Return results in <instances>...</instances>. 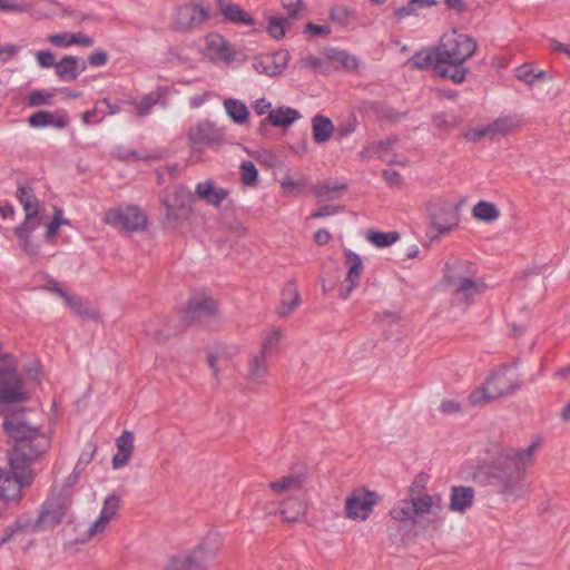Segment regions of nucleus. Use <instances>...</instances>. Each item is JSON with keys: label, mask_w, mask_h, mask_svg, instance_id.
I'll use <instances>...</instances> for the list:
<instances>
[{"label": "nucleus", "mask_w": 570, "mask_h": 570, "mask_svg": "<svg viewBox=\"0 0 570 570\" xmlns=\"http://www.w3.org/2000/svg\"><path fill=\"white\" fill-rule=\"evenodd\" d=\"M474 501V490L471 487H453L450 495V509L463 513L470 509Z\"/></svg>", "instance_id": "a878e982"}, {"label": "nucleus", "mask_w": 570, "mask_h": 570, "mask_svg": "<svg viewBox=\"0 0 570 570\" xmlns=\"http://www.w3.org/2000/svg\"><path fill=\"white\" fill-rule=\"evenodd\" d=\"M451 285L454 291L455 301L461 303H470L483 289L480 284L466 277H452Z\"/></svg>", "instance_id": "412c9836"}, {"label": "nucleus", "mask_w": 570, "mask_h": 570, "mask_svg": "<svg viewBox=\"0 0 570 570\" xmlns=\"http://www.w3.org/2000/svg\"><path fill=\"white\" fill-rule=\"evenodd\" d=\"M282 4L289 16H296L302 10V0H282Z\"/></svg>", "instance_id": "774afa93"}, {"label": "nucleus", "mask_w": 570, "mask_h": 570, "mask_svg": "<svg viewBox=\"0 0 570 570\" xmlns=\"http://www.w3.org/2000/svg\"><path fill=\"white\" fill-rule=\"evenodd\" d=\"M395 144V140L379 141L368 146L364 151V157L376 156L386 163H394V157L390 155L389 150Z\"/></svg>", "instance_id": "e433bc0d"}, {"label": "nucleus", "mask_w": 570, "mask_h": 570, "mask_svg": "<svg viewBox=\"0 0 570 570\" xmlns=\"http://www.w3.org/2000/svg\"><path fill=\"white\" fill-rule=\"evenodd\" d=\"M200 551L194 552L193 556H188L181 559H175L170 562L167 570H198L200 567L195 564V560L197 559Z\"/></svg>", "instance_id": "8fccbe9b"}, {"label": "nucleus", "mask_w": 570, "mask_h": 570, "mask_svg": "<svg viewBox=\"0 0 570 570\" xmlns=\"http://www.w3.org/2000/svg\"><path fill=\"white\" fill-rule=\"evenodd\" d=\"M312 132L315 142H327L333 136L334 125L330 118L316 115L312 119Z\"/></svg>", "instance_id": "c756f323"}, {"label": "nucleus", "mask_w": 570, "mask_h": 570, "mask_svg": "<svg viewBox=\"0 0 570 570\" xmlns=\"http://www.w3.org/2000/svg\"><path fill=\"white\" fill-rule=\"evenodd\" d=\"M344 264L346 267V277L341 285L340 296L346 299L360 284L364 265L360 255L350 249L345 250Z\"/></svg>", "instance_id": "a211bd4d"}, {"label": "nucleus", "mask_w": 570, "mask_h": 570, "mask_svg": "<svg viewBox=\"0 0 570 570\" xmlns=\"http://www.w3.org/2000/svg\"><path fill=\"white\" fill-rule=\"evenodd\" d=\"M120 507L121 498L115 493L108 494L102 501L99 514L89 524L86 531V539L101 540L110 529L111 523L118 519Z\"/></svg>", "instance_id": "1a4fd4ad"}, {"label": "nucleus", "mask_w": 570, "mask_h": 570, "mask_svg": "<svg viewBox=\"0 0 570 570\" xmlns=\"http://www.w3.org/2000/svg\"><path fill=\"white\" fill-rule=\"evenodd\" d=\"M145 334L158 343L166 341L168 337L161 330L156 328L153 323L146 325Z\"/></svg>", "instance_id": "69168bd1"}, {"label": "nucleus", "mask_w": 570, "mask_h": 570, "mask_svg": "<svg viewBox=\"0 0 570 570\" xmlns=\"http://www.w3.org/2000/svg\"><path fill=\"white\" fill-rule=\"evenodd\" d=\"M3 429L17 442L10 456L31 462L50 446L49 436L31 426L22 415L7 416Z\"/></svg>", "instance_id": "f03ea898"}, {"label": "nucleus", "mask_w": 570, "mask_h": 570, "mask_svg": "<svg viewBox=\"0 0 570 570\" xmlns=\"http://www.w3.org/2000/svg\"><path fill=\"white\" fill-rule=\"evenodd\" d=\"M28 9L27 4L18 3L13 0H0V11L2 12H23Z\"/></svg>", "instance_id": "052dcab7"}, {"label": "nucleus", "mask_w": 570, "mask_h": 570, "mask_svg": "<svg viewBox=\"0 0 570 570\" xmlns=\"http://www.w3.org/2000/svg\"><path fill=\"white\" fill-rule=\"evenodd\" d=\"M196 195L208 205L218 207L229 195V190L218 187L213 180H205L196 185Z\"/></svg>", "instance_id": "4be33fe9"}, {"label": "nucleus", "mask_w": 570, "mask_h": 570, "mask_svg": "<svg viewBox=\"0 0 570 570\" xmlns=\"http://www.w3.org/2000/svg\"><path fill=\"white\" fill-rule=\"evenodd\" d=\"M282 340V331L278 328H273L267 331L262 340L261 350L259 352L264 355L271 357L273 354L276 353L279 343Z\"/></svg>", "instance_id": "58836bf2"}, {"label": "nucleus", "mask_w": 570, "mask_h": 570, "mask_svg": "<svg viewBox=\"0 0 570 570\" xmlns=\"http://www.w3.org/2000/svg\"><path fill=\"white\" fill-rule=\"evenodd\" d=\"M390 515L393 520L399 522H410L414 519V510L412 500H399L390 510Z\"/></svg>", "instance_id": "ea45409f"}, {"label": "nucleus", "mask_w": 570, "mask_h": 570, "mask_svg": "<svg viewBox=\"0 0 570 570\" xmlns=\"http://www.w3.org/2000/svg\"><path fill=\"white\" fill-rule=\"evenodd\" d=\"M287 26H288V21L286 18L273 16L268 19L266 31L268 32V35L272 38H274L276 40H281L286 35Z\"/></svg>", "instance_id": "79ce46f5"}, {"label": "nucleus", "mask_w": 570, "mask_h": 570, "mask_svg": "<svg viewBox=\"0 0 570 570\" xmlns=\"http://www.w3.org/2000/svg\"><path fill=\"white\" fill-rule=\"evenodd\" d=\"M224 110L227 117L236 125H246L249 120V109L247 105L236 98H226L223 101Z\"/></svg>", "instance_id": "bb28decb"}, {"label": "nucleus", "mask_w": 570, "mask_h": 570, "mask_svg": "<svg viewBox=\"0 0 570 570\" xmlns=\"http://www.w3.org/2000/svg\"><path fill=\"white\" fill-rule=\"evenodd\" d=\"M521 126V121L512 116L500 117L492 122L479 125L465 131L464 137L472 142L482 139H495L512 132Z\"/></svg>", "instance_id": "9b49d317"}, {"label": "nucleus", "mask_w": 570, "mask_h": 570, "mask_svg": "<svg viewBox=\"0 0 570 570\" xmlns=\"http://www.w3.org/2000/svg\"><path fill=\"white\" fill-rule=\"evenodd\" d=\"M472 216L480 222L491 224L500 217V210L493 203L480 200L472 207Z\"/></svg>", "instance_id": "2f4dec72"}, {"label": "nucleus", "mask_w": 570, "mask_h": 570, "mask_svg": "<svg viewBox=\"0 0 570 570\" xmlns=\"http://www.w3.org/2000/svg\"><path fill=\"white\" fill-rule=\"evenodd\" d=\"M520 387V375L513 365H503L469 396L473 405H483L513 394Z\"/></svg>", "instance_id": "7ed1b4c3"}, {"label": "nucleus", "mask_w": 570, "mask_h": 570, "mask_svg": "<svg viewBox=\"0 0 570 570\" xmlns=\"http://www.w3.org/2000/svg\"><path fill=\"white\" fill-rule=\"evenodd\" d=\"M216 6L224 22L238 27H253L255 32L261 31V28H256V19L240 4L232 0H217Z\"/></svg>", "instance_id": "dca6fc26"}, {"label": "nucleus", "mask_w": 570, "mask_h": 570, "mask_svg": "<svg viewBox=\"0 0 570 570\" xmlns=\"http://www.w3.org/2000/svg\"><path fill=\"white\" fill-rule=\"evenodd\" d=\"M134 440H135L134 433L131 431L125 430L116 439L117 451L132 456L134 449H135Z\"/></svg>", "instance_id": "de8ad7c7"}, {"label": "nucleus", "mask_w": 570, "mask_h": 570, "mask_svg": "<svg viewBox=\"0 0 570 570\" xmlns=\"http://www.w3.org/2000/svg\"><path fill=\"white\" fill-rule=\"evenodd\" d=\"M108 61V55L104 50H96L88 57V62L92 67H102Z\"/></svg>", "instance_id": "0e129e2a"}, {"label": "nucleus", "mask_w": 570, "mask_h": 570, "mask_svg": "<svg viewBox=\"0 0 570 570\" xmlns=\"http://www.w3.org/2000/svg\"><path fill=\"white\" fill-rule=\"evenodd\" d=\"M104 222L119 230L137 232L147 225V216L134 205H121L108 209L104 215Z\"/></svg>", "instance_id": "0eeeda50"}, {"label": "nucleus", "mask_w": 570, "mask_h": 570, "mask_svg": "<svg viewBox=\"0 0 570 570\" xmlns=\"http://www.w3.org/2000/svg\"><path fill=\"white\" fill-rule=\"evenodd\" d=\"M53 95L46 90H32L27 96V104L30 107H38L52 104Z\"/></svg>", "instance_id": "09e8293b"}, {"label": "nucleus", "mask_w": 570, "mask_h": 570, "mask_svg": "<svg viewBox=\"0 0 570 570\" xmlns=\"http://www.w3.org/2000/svg\"><path fill=\"white\" fill-rule=\"evenodd\" d=\"M239 169H240L242 183L244 185L253 187L257 184L258 170L255 167L253 161L247 160V161L242 163Z\"/></svg>", "instance_id": "49530a36"}, {"label": "nucleus", "mask_w": 570, "mask_h": 570, "mask_svg": "<svg viewBox=\"0 0 570 570\" xmlns=\"http://www.w3.org/2000/svg\"><path fill=\"white\" fill-rule=\"evenodd\" d=\"M278 184L285 195L297 196L309 185V180L304 175L286 174L278 178Z\"/></svg>", "instance_id": "7c9ffc66"}, {"label": "nucleus", "mask_w": 570, "mask_h": 570, "mask_svg": "<svg viewBox=\"0 0 570 570\" xmlns=\"http://www.w3.org/2000/svg\"><path fill=\"white\" fill-rule=\"evenodd\" d=\"M379 502L376 492L365 488L353 490L345 500L346 518L353 521H366Z\"/></svg>", "instance_id": "9d476101"}, {"label": "nucleus", "mask_w": 570, "mask_h": 570, "mask_svg": "<svg viewBox=\"0 0 570 570\" xmlns=\"http://www.w3.org/2000/svg\"><path fill=\"white\" fill-rule=\"evenodd\" d=\"M415 515L433 514L436 515L443 510V500L440 494L414 495L411 498Z\"/></svg>", "instance_id": "5701e85b"}, {"label": "nucleus", "mask_w": 570, "mask_h": 570, "mask_svg": "<svg viewBox=\"0 0 570 570\" xmlns=\"http://www.w3.org/2000/svg\"><path fill=\"white\" fill-rule=\"evenodd\" d=\"M217 314L216 302L204 293L191 296L185 307L184 318L189 322H200Z\"/></svg>", "instance_id": "f3484780"}, {"label": "nucleus", "mask_w": 570, "mask_h": 570, "mask_svg": "<svg viewBox=\"0 0 570 570\" xmlns=\"http://www.w3.org/2000/svg\"><path fill=\"white\" fill-rule=\"evenodd\" d=\"M66 514L65 505L58 500L47 501L39 517L38 524L42 529L55 527L60 523Z\"/></svg>", "instance_id": "393cba45"}, {"label": "nucleus", "mask_w": 570, "mask_h": 570, "mask_svg": "<svg viewBox=\"0 0 570 570\" xmlns=\"http://www.w3.org/2000/svg\"><path fill=\"white\" fill-rule=\"evenodd\" d=\"M267 358L261 352L253 354L248 362V376L253 381H262L267 373Z\"/></svg>", "instance_id": "f704fd0d"}, {"label": "nucleus", "mask_w": 570, "mask_h": 570, "mask_svg": "<svg viewBox=\"0 0 570 570\" xmlns=\"http://www.w3.org/2000/svg\"><path fill=\"white\" fill-rule=\"evenodd\" d=\"M514 77L528 86H533L537 80L546 79V72L535 71L530 63H524L514 69Z\"/></svg>", "instance_id": "4c0bfd02"}, {"label": "nucleus", "mask_w": 570, "mask_h": 570, "mask_svg": "<svg viewBox=\"0 0 570 570\" xmlns=\"http://www.w3.org/2000/svg\"><path fill=\"white\" fill-rule=\"evenodd\" d=\"M70 220L63 217L62 210L58 207L55 208V215L52 220L47 225L46 237L48 240H52L58 235L61 226H69Z\"/></svg>", "instance_id": "37998d69"}, {"label": "nucleus", "mask_w": 570, "mask_h": 570, "mask_svg": "<svg viewBox=\"0 0 570 570\" xmlns=\"http://www.w3.org/2000/svg\"><path fill=\"white\" fill-rule=\"evenodd\" d=\"M187 138L193 149V156L199 160L196 153L205 147H210L220 142L224 138V130L213 122L200 121L189 128Z\"/></svg>", "instance_id": "f8f14e48"}, {"label": "nucleus", "mask_w": 570, "mask_h": 570, "mask_svg": "<svg viewBox=\"0 0 570 570\" xmlns=\"http://www.w3.org/2000/svg\"><path fill=\"white\" fill-rule=\"evenodd\" d=\"M299 487V480L295 476H283L269 484L271 490L276 494H284Z\"/></svg>", "instance_id": "c03bdc74"}, {"label": "nucleus", "mask_w": 570, "mask_h": 570, "mask_svg": "<svg viewBox=\"0 0 570 570\" xmlns=\"http://www.w3.org/2000/svg\"><path fill=\"white\" fill-rule=\"evenodd\" d=\"M436 4V0H410L404 7L399 8L395 14L399 18H404L411 14H415L417 9L425 7H433Z\"/></svg>", "instance_id": "a18cd8bd"}, {"label": "nucleus", "mask_w": 570, "mask_h": 570, "mask_svg": "<svg viewBox=\"0 0 570 570\" xmlns=\"http://www.w3.org/2000/svg\"><path fill=\"white\" fill-rule=\"evenodd\" d=\"M36 61L41 68H55L57 63L55 61L53 55L48 50L37 51L36 52Z\"/></svg>", "instance_id": "13d9d810"}, {"label": "nucleus", "mask_w": 570, "mask_h": 570, "mask_svg": "<svg viewBox=\"0 0 570 570\" xmlns=\"http://www.w3.org/2000/svg\"><path fill=\"white\" fill-rule=\"evenodd\" d=\"M17 198L22 205L27 218H36L38 215L39 203L30 188L20 187L17 190Z\"/></svg>", "instance_id": "473e14b6"}, {"label": "nucleus", "mask_w": 570, "mask_h": 570, "mask_svg": "<svg viewBox=\"0 0 570 570\" xmlns=\"http://www.w3.org/2000/svg\"><path fill=\"white\" fill-rule=\"evenodd\" d=\"M302 118L301 112L292 107H278L269 111L267 120L274 127H289Z\"/></svg>", "instance_id": "c85d7f7f"}, {"label": "nucleus", "mask_w": 570, "mask_h": 570, "mask_svg": "<svg viewBox=\"0 0 570 570\" xmlns=\"http://www.w3.org/2000/svg\"><path fill=\"white\" fill-rule=\"evenodd\" d=\"M497 492L504 503H515L523 499L530 490L527 475L501 463L493 474Z\"/></svg>", "instance_id": "20e7f679"}, {"label": "nucleus", "mask_w": 570, "mask_h": 570, "mask_svg": "<svg viewBox=\"0 0 570 570\" xmlns=\"http://www.w3.org/2000/svg\"><path fill=\"white\" fill-rule=\"evenodd\" d=\"M29 462L16 456L9 458L10 470L0 471V498L7 501L20 498L23 485L29 482Z\"/></svg>", "instance_id": "423d86ee"}, {"label": "nucleus", "mask_w": 570, "mask_h": 570, "mask_svg": "<svg viewBox=\"0 0 570 570\" xmlns=\"http://www.w3.org/2000/svg\"><path fill=\"white\" fill-rule=\"evenodd\" d=\"M86 62L76 56H65L55 65L56 76L65 82L76 80L86 70Z\"/></svg>", "instance_id": "aec40b11"}, {"label": "nucleus", "mask_w": 570, "mask_h": 570, "mask_svg": "<svg viewBox=\"0 0 570 570\" xmlns=\"http://www.w3.org/2000/svg\"><path fill=\"white\" fill-rule=\"evenodd\" d=\"M238 353L239 348L236 345H217L208 352V366L217 382H220L225 371L234 366V360Z\"/></svg>", "instance_id": "4468645a"}, {"label": "nucleus", "mask_w": 570, "mask_h": 570, "mask_svg": "<svg viewBox=\"0 0 570 570\" xmlns=\"http://www.w3.org/2000/svg\"><path fill=\"white\" fill-rule=\"evenodd\" d=\"M210 17L204 0H187L176 9L174 24L177 30L193 31L200 28Z\"/></svg>", "instance_id": "6e6552de"}, {"label": "nucleus", "mask_w": 570, "mask_h": 570, "mask_svg": "<svg viewBox=\"0 0 570 570\" xmlns=\"http://www.w3.org/2000/svg\"><path fill=\"white\" fill-rule=\"evenodd\" d=\"M340 65L348 71H355L358 69L361 62L356 56L344 51Z\"/></svg>", "instance_id": "680f3d73"}, {"label": "nucleus", "mask_w": 570, "mask_h": 570, "mask_svg": "<svg viewBox=\"0 0 570 570\" xmlns=\"http://www.w3.org/2000/svg\"><path fill=\"white\" fill-rule=\"evenodd\" d=\"M73 33L71 32H60L56 35H51L47 38V41L58 48H69L73 46Z\"/></svg>", "instance_id": "603ef678"}, {"label": "nucleus", "mask_w": 570, "mask_h": 570, "mask_svg": "<svg viewBox=\"0 0 570 570\" xmlns=\"http://www.w3.org/2000/svg\"><path fill=\"white\" fill-rule=\"evenodd\" d=\"M169 94L168 87H158L149 94L145 95L139 101L132 100L131 104L136 108L138 116H146L151 108L159 104Z\"/></svg>", "instance_id": "cd10ccee"}, {"label": "nucleus", "mask_w": 570, "mask_h": 570, "mask_svg": "<svg viewBox=\"0 0 570 570\" xmlns=\"http://www.w3.org/2000/svg\"><path fill=\"white\" fill-rule=\"evenodd\" d=\"M299 304V295L297 288L293 284H288L282 293V303L278 313L282 316L291 314Z\"/></svg>", "instance_id": "72a5a7b5"}, {"label": "nucleus", "mask_w": 570, "mask_h": 570, "mask_svg": "<svg viewBox=\"0 0 570 570\" xmlns=\"http://www.w3.org/2000/svg\"><path fill=\"white\" fill-rule=\"evenodd\" d=\"M428 480H429V476L425 473H420L416 475V478L414 479V481L412 482V484L410 485V489H409L411 498L414 495L424 494L423 491L426 487Z\"/></svg>", "instance_id": "4d7b16f0"}, {"label": "nucleus", "mask_w": 570, "mask_h": 570, "mask_svg": "<svg viewBox=\"0 0 570 570\" xmlns=\"http://www.w3.org/2000/svg\"><path fill=\"white\" fill-rule=\"evenodd\" d=\"M19 52V47L7 43L4 46H0V65H4L12 60L17 53Z\"/></svg>", "instance_id": "bf43d9fd"}, {"label": "nucleus", "mask_w": 570, "mask_h": 570, "mask_svg": "<svg viewBox=\"0 0 570 570\" xmlns=\"http://www.w3.org/2000/svg\"><path fill=\"white\" fill-rule=\"evenodd\" d=\"M254 111L258 115H265L268 114L272 109V102L268 101L266 98H258L253 104Z\"/></svg>", "instance_id": "338daca9"}, {"label": "nucleus", "mask_w": 570, "mask_h": 570, "mask_svg": "<svg viewBox=\"0 0 570 570\" xmlns=\"http://www.w3.org/2000/svg\"><path fill=\"white\" fill-rule=\"evenodd\" d=\"M35 218H27L26 220L16 228L17 236L26 245L29 240V236L37 228V224L33 222Z\"/></svg>", "instance_id": "864d4df0"}, {"label": "nucleus", "mask_w": 570, "mask_h": 570, "mask_svg": "<svg viewBox=\"0 0 570 570\" xmlns=\"http://www.w3.org/2000/svg\"><path fill=\"white\" fill-rule=\"evenodd\" d=\"M281 513L284 520L288 522H298L304 519L306 507L304 502L299 500H289L285 502Z\"/></svg>", "instance_id": "c9c22d12"}, {"label": "nucleus", "mask_w": 570, "mask_h": 570, "mask_svg": "<svg viewBox=\"0 0 570 570\" xmlns=\"http://www.w3.org/2000/svg\"><path fill=\"white\" fill-rule=\"evenodd\" d=\"M400 238V235L396 232H370L366 235V239L377 248H385L394 243H396Z\"/></svg>", "instance_id": "a19ab883"}, {"label": "nucleus", "mask_w": 570, "mask_h": 570, "mask_svg": "<svg viewBox=\"0 0 570 570\" xmlns=\"http://www.w3.org/2000/svg\"><path fill=\"white\" fill-rule=\"evenodd\" d=\"M289 52L286 50H278L271 53H261L253 58V69L268 77H276L284 72L289 62Z\"/></svg>", "instance_id": "ddd939ff"}, {"label": "nucleus", "mask_w": 570, "mask_h": 570, "mask_svg": "<svg viewBox=\"0 0 570 570\" xmlns=\"http://www.w3.org/2000/svg\"><path fill=\"white\" fill-rule=\"evenodd\" d=\"M305 31L311 37L318 38L330 35L331 28L328 26H320L311 22L306 24Z\"/></svg>", "instance_id": "e2e57ef3"}, {"label": "nucleus", "mask_w": 570, "mask_h": 570, "mask_svg": "<svg viewBox=\"0 0 570 570\" xmlns=\"http://www.w3.org/2000/svg\"><path fill=\"white\" fill-rule=\"evenodd\" d=\"M476 48L473 38L453 29L445 32L435 47L420 50L409 62L417 69L432 68L439 76L461 83L468 73L463 63L474 56Z\"/></svg>", "instance_id": "f257e3e1"}, {"label": "nucleus", "mask_w": 570, "mask_h": 570, "mask_svg": "<svg viewBox=\"0 0 570 570\" xmlns=\"http://www.w3.org/2000/svg\"><path fill=\"white\" fill-rule=\"evenodd\" d=\"M202 57L214 65H230L236 61L238 51L220 32L212 31L204 36Z\"/></svg>", "instance_id": "39448f33"}, {"label": "nucleus", "mask_w": 570, "mask_h": 570, "mask_svg": "<svg viewBox=\"0 0 570 570\" xmlns=\"http://www.w3.org/2000/svg\"><path fill=\"white\" fill-rule=\"evenodd\" d=\"M459 224V213L450 204H440L430 213V233L435 236L452 230Z\"/></svg>", "instance_id": "2eb2a0df"}, {"label": "nucleus", "mask_w": 570, "mask_h": 570, "mask_svg": "<svg viewBox=\"0 0 570 570\" xmlns=\"http://www.w3.org/2000/svg\"><path fill=\"white\" fill-rule=\"evenodd\" d=\"M29 125L32 128H45V127H56V128H65L69 120L65 112H50V111H38L32 114L28 119Z\"/></svg>", "instance_id": "b1692460"}, {"label": "nucleus", "mask_w": 570, "mask_h": 570, "mask_svg": "<svg viewBox=\"0 0 570 570\" xmlns=\"http://www.w3.org/2000/svg\"><path fill=\"white\" fill-rule=\"evenodd\" d=\"M538 446V442H532L523 449H511L504 453L500 463L512 470L523 472L524 475H527L528 468L534 461Z\"/></svg>", "instance_id": "6ab92c4d"}, {"label": "nucleus", "mask_w": 570, "mask_h": 570, "mask_svg": "<svg viewBox=\"0 0 570 570\" xmlns=\"http://www.w3.org/2000/svg\"><path fill=\"white\" fill-rule=\"evenodd\" d=\"M94 108L102 117L115 115L120 111V107L118 105H112L107 98L97 101Z\"/></svg>", "instance_id": "6e6d98bb"}, {"label": "nucleus", "mask_w": 570, "mask_h": 570, "mask_svg": "<svg viewBox=\"0 0 570 570\" xmlns=\"http://www.w3.org/2000/svg\"><path fill=\"white\" fill-rule=\"evenodd\" d=\"M60 9V4L57 0H46L45 9H36L32 11L31 16L36 19L48 18L56 14Z\"/></svg>", "instance_id": "5fc2aeb1"}, {"label": "nucleus", "mask_w": 570, "mask_h": 570, "mask_svg": "<svg viewBox=\"0 0 570 570\" xmlns=\"http://www.w3.org/2000/svg\"><path fill=\"white\" fill-rule=\"evenodd\" d=\"M343 188V185L322 184L316 187L315 194L322 200H331L336 198L337 193Z\"/></svg>", "instance_id": "3c124183"}]
</instances>
